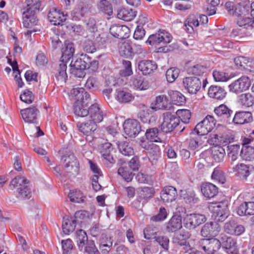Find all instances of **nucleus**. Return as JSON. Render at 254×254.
Here are the masks:
<instances>
[{
	"label": "nucleus",
	"instance_id": "nucleus-18",
	"mask_svg": "<svg viewBox=\"0 0 254 254\" xmlns=\"http://www.w3.org/2000/svg\"><path fill=\"white\" fill-rule=\"evenodd\" d=\"M23 120L29 124H36L37 116L39 111L36 106H31L20 111Z\"/></svg>",
	"mask_w": 254,
	"mask_h": 254
},
{
	"label": "nucleus",
	"instance_id": "nucleus-32",
	"mask_svg": "<svg viewBox=\"0 0 254 254\" xmlns=\"http://www.w3.org/2000/svg\"><path fill=\"white\" fill-rule=\"evenodd\" d=\"M201 190L204 196L209 198L213 197L218 193L217 188L210 183L202 184Z\"/></svg>",
	"mask_w": 254,
	"mask_h": 254
},
{
	"label": "nucleus",
	"instance_id": "nucleus-22",
	"mask_svg": "<svg viewBox=\"0 0 254 254\" xmlns=\"http://www.w3.org/2000/svg\"><path fill=\"white\" fill-rule=\"evenodd\" d=\"M66 14L64 15L54 8L50 11L48 15L49 21L54 25H62L66 20Z\"/></svg>",
	"mask_w": 254,
	"mask_h": 254
},
{
	"label": "nucleus",
	"instance_id": "nucleus-43",
	"mask_svg": "<svg viewBox=\"0 0 254 254\" xmlns=\"http://www.w3.org/2000/svg\"><path fill=\"white\" fill-rule=\"evenodd\" d=\"M75 238L79 248H82L85 243H87L89 241L86 233L82 229L78 230L76 232Z\"/></svg>",
	"mask_w": 254,
	"mask_h": 254
},
{
	"label": "nucleus",
	"instance_id": "nucleus-49",
	"mask_svg": "<svg viewBox=\"0 0 254 254\" xmlns=\"http://www.w3.org/2000/svg\"><path fill=\"white\" fill-rule=\"evenodd\" d=\"M190 236L189 233L181 232L176 234L172 239V242L175 245L180 246L185 243Z\"/></svg>",
	"mask_w": 254,
	"mask_h": 254
},
{
	"label": "nucleus",
	"instance_id": "nucleus-25",
	"mask_svg": "<svg viewBox=\"0 0 254 254\" xmlns=\"http://www.w3.org/2000/svg\"><path fill=\"white\" fill-rule=\"evenodd\" d=\"M79 130L87 136L91 135L97 128V125L90 120L85 123H78L77 124Z\"/></svg>",
	"mask_w": 254,
	"mask_h": 254
},
{
	"label": "nucleus",
	"instance_id": "nucleus-62",
	"mask_svg": "<svg viewBox=\"0 0 254 254\" xmlns=\"http://www.w3.org/2000/svg\"><path fill=\"white\" fill-rule=\"evenodd\" d=\"M88 11L86 5L83 2H81L79 5V7L75 9V12L77 14L75 16L79 19L80 17L85 16Z\"/></svg>",
	"mask_w": 254,
	"mask_h": 254
},
{
	"label": "nucleus",
	"instance_id": "nucleus-34",
	"mask_svg": "<svg viewBox=\"0 0 254 254\" xmlns=\"http://www.w3.org/2000/svg\"><path fill=\"white\" fill-rule=\"evenodd\" d=\"M136 15V11L131 8H123L117 14L118 17L124 21H130Z\"/></svg>",
	"mask_w": 254,
	"mask_h": 254
},
{
	"label": "nucleus",
	"instance_id": "nucleus-12",
	"mask_svg": "<svg viewBox=\"0 0 254 254\" xmlns=\"http://www.w3.org/2000/svg\"><path fill=\"white\" fill-rule=\"evenodd\" d=\"M22 20L23 26L27 28H32L37 25L38 19L36 15V12L30 8H23Z\"/></svg>",
	"mask_w": 254,
	"mask_h": 254
},
{
	"label": "nucleus",
	"instance_id": "nucleus-2",
	"mask_svg": "<svg viewBox=\"0 0 254 254\" xmlns=\"http://www.w3.org/2000/svg\"><path fill=\"white\" fill-rule=\"evenodd\" d=\"M70 97L75 100L73 105L75 115L80 117H87L89 111L90 95L83 88H75L71 90Z\"/></svg>",
	"mask_w": 254,
	"mask_h": 254
},
{
	"label": "nucleus",
	"instance_id": "nucleus-8",
	"mask_svg": "<svg viewBox=\"0 0 254 254\" xmlns=\"http://www.w3.org/2000/svg\"><path fill=\"white\" fill-rule=\"evenodd\" d=\"M198 245L207 254H219L217 251L221 247L219 239L216 238L201 239Z\"/></svg>",
	"mask_w": 254,
	"mask_h": 254
},
{
	"label": "nucleus",
	"instance_id": "nucleus-35",
	"mask_svg": "<svg viewBox=\"0 0 254 254\" xmlns=\"http://www.w3.org/2000/svg\"><path fill=\"white\" fill-rule=\"evenodd\" d=\"M119 151L125 156L132 155L134 153L133 149L129 142L126 140L118 141L117 143Z\"/></svg>",
	"mask_w": 254,
	"mask_h": 254
},
{
	"label": "nucleus",
	"instance_id": "nucleus-60",
	"mask_svg": "<svg viewBox=\"0 0 254 254\" xmlns=\"http://www.w3.org/2000/svg\"><path fill=\"white\" fill-rule=\"evenodd\" d=\"M63 254H70L73 248L72 241L70 239L62 241Z\"/></svg>",
	"mask_w": 254,
	"mask_h": 254
},
{
	"label": "nucleus",
	"instance_id": "nucleus-58",
	"mask_svg": "<svg viewBox=\"0 0 254 254\" xmlns=\"http://www.w3.org/2000/svg\"><path fill=\"white\" fill-rule=\"evenodd\" d=\"M117 98L120 102L127 103L132 100V96L129 93L124 91H119L118 92Z\"/></svg>",
	"mask_w": 254,
	"mask_h": 254
},
{
	"label": "nucleus",
	"instance_id": "nucleus-27",
	"mask_svg": "<svg viewBox=\"0 0 254 254\" xmlns=\"http://www.w3.org/2000/svg\"><path fill=\"white\" fill-rule=\"evenodd\" d=\"M237 213L240 216L252 215L254 214V202H245L237 209Z\"/></svg>",
	"mask_w": 254,
	"mask_h": 254
},
{
	"label": "nucleus",
	"instance_id": "nucleus-61",
	"mask_svg": "<svg viewBox=\"0 0 254 254\" xmlns=\"http://www.w3.org/2000/svg\"><path fill=\"white\" fill-rule=\"evenodd\" d=\"M41 0H26L27 6L23 8H30L35 11H38L41 5Z\"/></svg>",
	"mask_w": 254,
	"mask_h": 254
},
{
	"label": "nucleus",
	"instance_id": "nucleus-31",
	"mask_svg": "<svg viewBox=\"0 0 254 254\" xmlns=\"http://www.w3.org/2000/svg\"><path fill=\"white\" fill-rule=\"evenodd\" d=\"M226 92L224 88L220 86L212 85L208 90V94L211 98L221 100L225 97Z\"/></svg>",
	"mask_w": 254,
	"mask_h": 254
},
{
	"label": "nucleus",
	"instance_id": "nucleus-46",
	"mask_svg": "<svg viewBox=\"0 0 254 254\" xmlns=\"http://www.w3.org/2000/svg\"><path fill=\"white\" fill-rule=\"evenodd\" d=\"M76 223L72 218L64 219L62 225L63 232L65 234H68L69 232H73L76 226Z\"/></svg>",
	"mask_w": 254,
	"mask_h": 254
},
{
	"label": "nucleus",
	"instance_id": "nucleus-54",
	"mask_svg": "<svg viewBox=\"0 0 254 254\" xmlns=\"http://www.w3.org/2000/svg\"><path fill=\"white\" fill-rule=\"evenodd\" d=\"M228 156L231 158L232 163L235 161L238 158V154L240 150V145L238 144L230 145L228 146Z\"/></svg>",
	"mask_w": 254,
	"mask_h": 254
},
{
	"label": "nucleus",
	"instance_id": "nucleus-14",
	"mask_svg": "<svg viewBox=\"0 0 254 254\" xmlns=\"http://www.w3.org/2000/svg\"><path fill=\"white\" fill-rule=\"evenodd\" d=\"M123 127L126 134L130 137H135L141 131L139 123L134 119L126 120Z\"/></svg>",
	"mask_w": 254,
	"mask_h": 254
},
{
	"label": "nucleus",
	"instance_id": "nucleus-64",
	"mask_svg": "<svg viewBox=\"0 0 254 254\" xmlns=\"http://www.w3.org/2000/svg\"><path fill=\"white\" fill-rule=\"evenodd\" d=\"M157 242L165 250H167L169 248V239L167 236L155 237Z\"/></svg>",
	"mask_w": 254,
	"mask_h": 254
},
{
	"label": "nucleus",
	"instance_id": "nucleus-29",
	"mask_svg": "<svg viewBox=\"0 0 254 254\" xmlns=\"http://www.w3.org/2000/svg\"><path fill=\"white\" fill-rule=\"evenodd\" d=\"M233 171L239 177L246 179L251 174L252 167L244 163H240L233 167Z\"/></svg>",
	"mask_w": 254,
	"mask_h": 254
},
{
	"label": "nucleus",
	"instance_id": "nucleus-9",
	"mask_svg": "<svg viewBox=\"0 0 254 254\" xmlns=\"http://www.w3.org/2000/svg\"><path fill=\"white\" fill-rule=\"evenodd\" d=\"M216 121L214 117L207 115L201 122L196 125L193 130L196 133L204 136L210 132L215 127Z\"/></svg>",
	"mask_w": 254,
	"mask_h": 254
},
{
	"label": "nucleus",
	"instance_id": "nucleus-40",
	"mask_svg": "<svg viewBox=\"0 0 254 254\" xmlns=\"http://www.w3.org/2000/svg\"><path fill=\"white\" fill-rule=\"evenodd\" d=\"M239 102L242 106L251 107L254 104V96L250 93L242 94L239 97Z\"/></svg>",
	"mask_w": 254,
	"mask_h": 254
},
{
	"label": "nucleus",
	"instance_id": "nucleus-47",
	"mask_svg": "<svg viewBox=\"0 0 254 254\" xmlns=\"http://www.w3.org/2000/svg\"><path fill=\"white\" fill-rule=\"evenodd\" d=\"M159 130L157 127L147 129L146 131V138L151 142H159L160 138L158 137Z\"/></svg>",
	"mask_w": 254,
	"mask_h": 254
},
{
	"label": "nucleus",
	"instance_id": "nucleus-53",
	"mask_svg": "<svg viewBox=\"0 0 254 254\" xmlns=\"http://www.w3.org/2000/svg\"><path fill=\"white\" fill-rule=\"evenodd\" d=\"M211 178L221 184H224L226 181L223 171L218 168L214 169L211 175Z\"/></svg>",
	"mask_w": 254,
	"mask_h": 254
},
{
	"label": "nucleus",
	"instance_id": "nucleus-4",
	"mask_svg": "<svg viewBox=\"0 0 254 254\" xmlns=\"http://www.w3.org/2000/svg\"><path fill=\"white\" fill-rule=\"evenodd\" d=\"M62 162L63 163L64 168L61 172V175L70 178L75 176L79 171V163L76 157L71 152H66L62 157Z\"/></svg>",
	"mask_w": 254,
	"mask_h": 254
},
{
	"label": "nucleus",
	"instance_id": "nucleus-51",
	"mask_svg": "<svg viewBox=\"0 0 254 254\" xmlns=\"http://www.w3.org/2000/svg\"><path fill=\"white\" fill-rule=\"evenodd\" d=\"M122 63L123 69L120 70V74L124 77L131 75L133 73L131 62L129 61L123 60Z\"/></svg>",
	"mask_w": 254,
	"mask_h": 254
},
{
	"label": "nucleus",
	"instance_id": "nucleus-38",
	"mask_svg": "<svg viewBox=\"0 0 254 254\" xmlns=\"http://www.w3.org/2000/svg\"><path fill=\"white\" fill-rule=\"evenodd\" d=\"M225 154L224 149L220 146H214L211 148V156L216 162H220L223 161Z\"/></svg>",
	"mask_w": 254,
	"mask_h": 254
},
{
	"label": "nucleus",
	"instance_id": "nucleus-57",
	"mask_svg": "<svg viewBox=\"0 0 254 254\" xmlns=\"http://www.w3.org/2000/svg\"><path fill=\"white\" fill-rule=\"evenodd\" d=\"M20 98L22 102L27 104H31L34 100V95L32 91L28 89H26L20 95Z\"/></svg>",
	"mask_w": 254,
	"mask_h": 254
},
{
	"label": "nucleus",
	"instance_id": "nucleus-6",
	"mask_svg": "<svg viewBox=\"0 0 254 254\" xmlns=\"http://www.w3.org/2000/svg\"><path fill=\"white\" fill-rule=\"evenodd\" d=\"M163 122L160 126L161 130L165 133L172 132L175 128L177 130L182 132L185 127L181 129V126L180 127L179 118L175 114H173L170 112H167L164 113L163 115Z\"/></svg>",
	"mask_w": 254,
	"mask_h": 254
},
{
	"label": "nucleus",
	"instance_id": "nucleus-48",
	"mask_svg": "<svg viewBox=\"0 0 254 254\" xmlns=\"http://www.w3.org/2000/svg\"><path fill=\"white\" fill-rule=\"evenodd\" d=\"M137 52L134 51L132 46L127 42L123 43L120 48V54L127 57L131 56Z\"/></svg>",
	"mask_w": 254,
	"mask_h": 254
},
{
	"label": "nucleus",
	"instance_id": "nucleus-16",
	"mask_svg": "<svg viewBox=\"0 0 254 254\" xmlns=\"http://www.w3.org/2000/svg\"><path fill=\"white\" fill-rule=\"evenodd\" d=\"M224 231L232 235L240 236L245 231V228L242 225H239L235 220H231L225 223Z\"/></svg>",
	"mask_w": 254,
	"mask_h": 254
},
{
	"label": "nucleus",
	"instance_id": "nucleus-50",
	"mask_svg": "<svg viewBox=\"0 0 254 254\" xmlns=\"http://www.w3.org/2000/svg\"><path fill=\"white\" fill-rule=\"evenodd\" d=\"M175 115L184 123L187 124L191 117V113L190 110L187 109L178 110Z\"/></svg>",
	"mask_w": 254,
	"mask_h": 254
},
{
	"label": "nucleus",
	"instance_id": "nucleus-1",
	"mask_svg": "<svg viewBox=\"0 0 254 254\" xmlns=\"http://www.w3.org/2000/svg\"><path fill=\"white\" fill-rule=\"evenodd\" d=\"M98 62L92 59L87 55H81V58L72 60L70 64L69 72L75 77L83 78L88 69L91 72L96 71L98 68Z\"/></svg>",
	"mask_w": 254,
	"mask_h": 254
},
{
	"label": "nucleus",
	"instance_id": "nucleus-33",
	"mask_svg": "<svg viewBox=\"0 0 254 254\" xmlns=\"http://www.w3.org/2000/svg\"><path fill=\"white\" fill-rule=\"evenodd\" d=\"M172 104L177 106L182 105L185 103V97L180 92L177 91L169 90L168 92Z\"/></svg>",
	"mask_w": 254,
	"mask_h": 254
},
{
	"label": "nucleus",
	"instance_id": "nucleus-20",
	"mask_svg": "<svg viewBox=\"0 0 254 254\" xmlns=\"http://www.w3.org/2000/svg\"><path fill=\"white\" fill-rule=\"evenodd\" d=\"M138 69L144 75H149L153 73L157 69V64L152 61L142 60L138 64Z\"/></svg>",
	"mask_w": 254,
	"mask_h": 254
},
{
	"label": "nucleus",
	"instance_id": "nucleus-63",
	"mask_svg": "<svg viewBox=\"0 0 254 254\" xmlns=\"http://www.w3.org/2000/svg\"><path fill=\"white\" fill-rule=\"evenodd\" d=\"M85 252L88 254H98L99 251L93 241H89L84 248Z\"/></svg>",
	"mask_w": 254,
	"mask_h": 254
},
{
	"label": "nucleus",
	"instance_id": "nucleus-7",
	"mask_svg": "<svg viewBox=\"0 0 254 254\" xmlns=\"http://www.w3.org/2000/svg\"><path fill=\"white\" fill-rule=\"evenodd\" d=\"M201 80L203 82V87L205 86L206 78L198 77H187L183 79V85L186 90L192 94H196L201 88L202 86Z\"/></svg>",
	"mask_w": 254,
	"mask_h": 254
},
{
	"label": "nucleus",
	"instance_id": "nucleus-11",
	"mask_svg": "<svg viewBox=\"0 0 254 254\" xmlns=\"http://www.w3.org/2000/svg\"><path fill=\"white\" fill-rule=\"evenodd\" d=\"M206 220V218L204 215L191 213L187 214L184 218V224L186 227L191 229H194L197 226L204 223Z\"/></svg>",
	"mask_w": 254,
	"mask_h": 254
},
{
	"label": "nucleus",
	"instance_id": "nucleus-37",
	"mask_svg": "<svg viewBox=\"0 0 254 254\" xmlns=\"http://www.w3.org/2000/svg\"><path fill=\"white\" fill-rule=\"evenodd\" d=\"M155 102V109L165 110L170 108V99L166 95H161L157 96Z\"/></svg>",
	"mask_w": 254,
	"mask_h": 254
},
{
	"label": "nucleus",
	"instance_id": "nucleus-23",
	"mask_svg": "<svg viewBox=\"0 0 254 254\" xmlns=\"http://www.w3.org/2000/svg\"><path fill=\"white\" fill-rule=\"evenodd\" d=\"M182 227V217L180 215H174L166 224V231L169 233L177 231Z\"/></svg>",
	"mask_w": 254,
	"mask_h": 254
},
{
	"label": "nucleus",
	"instance_id": "nucleus-36",
	"mask_svg": "<svg viewBox=\"0 0 254 254\" xmlns=\"http://www.w3.org/2000/svg\"><path fill=\"white\" fill-rule=\"evenodd\" d=\"M112 150V144L110 142H106L102 145L101 153L104 159L110 163L114 164L115 163V160L110 154Z\"/></svg>",
	"mask_w": 254,
	"mask_h": 254
},
{
	"label": "nucleus",
	"instance_id": "nucleus-28",
	"mask_svg": "<svg viewBox=\"0 0 254 254\" xmlns=\"http://www.w3.org/2000/svg\"><path fill=\"white\" fill-rule=\"evenodd\" d=\"M190 139L188 140L189 148L191 150L197 149L204 142L202 140L201 135L196 133L194 130L190 133Z\"/></svg>",
	"mask_w": 254,
	"mask_h": 254
},
{
	"label": "nucleus",
	"instance_id": "nucleus-13",
	"mask_svg": "<svg viewBox=\"0 0 254 254\" xmlns=\"http://www.w3.org/2000/svg\"><path fill=\"white\" fill-rule=\"evenodd\" d=\"M221 228V226L217 222L206 223L201 229V235L206 238L215 237L220 232Z\"/></svg>",
	"mask_w": 254,
	"mask_h": 254
},
{
	"label": "nucleus",
	"instance_id": "nucleus-41",
	"mask_svg": "<svg viewBox=\"0 0 254 254\" xmlns=\"http://www.w3.org/2000/svg\"><path fill=\"white\" fill-rule=\"evenodd\" d=\"M206 71V67L201 64H196L188 67L187 72L188 74L196 76H200Z\"/></svg>",
	"mask_w": 254,
	"mask_h": 254
},
{
	"label": "nucleus",
	"instance_id": "nucleus-17",
	"mask_svg": "<svg viewBox=\"0 0 254 254\" xmlns=\"http://www.w3.org/2000/svg\"><path fill=\"white\" fill-rule=\"evenodd\" d=\"M219 241L222 248L225 249L228 254H237V242L233 238L223 236L220 238Z\"/></svg>",
	"mask_w": 254,
	"mask_h": 254
},
{
	"label": "nucleus",
	"instance_id": "nucleus-26",
	"mask_svg": "<svg viewBox=\"0 0 254 254\" xmlns=\"http://www.w3.org/2000/svg\"><path fill=\"white\" fill-rule=\"evenodd\" d=\"M129 83L130 86L140 90H146L149 87L148 82L144 80L141 76H134L132 77L130 80Z\"/></svg>",
	"mask_w": 254,
	"mask_h": 254
},
{
	"label": "nucleus",
	"instance_id": "nucleus-10",
	"mask_svg": "<svg viewBox=\"0 0 254 254\" xmlns=\"http://www.w3.org/2000/svg\"><path fill=\"white\" fill-rule=\"evenodd\" d=\"M251 84V79L247 76H242L229 85L230 92L239 94L248 90Z\"/></svg>",
	"mask_w": 254,
	"mask_h": 254
},
{
	"label": "nucleus",
	"instance_id": "nucleus-42",
	"mask_svg": "<svg viewBox=\"0 0 254 254\" xmlns=\"http://www.w3.org/2000/svg\"><path fill=\"white\" fill-rule=\"evenodd\" d=\"M241 156L245 160H254V147L251 146H243L241 150Z\"/></svg>",
	"mask_w": 254,
	"mask_h": 254
},
{
	"label": "nucleus",
	"instance_id": "nucleus-52",
	"mask_svg": "<svg viewBox=\"0 0 254 254\" xmlns=\"http://www.w3.org/2000/svg\"><path fill=\"white\" fill-rule=\"evenodd\" d=\"M180 73L179 69L176 67H171L168 69L166 72V77L168 82H173L178 77Z\"/></svg>",
	"mask_w": 254,
	"mask_h": 254
},
{
	"label": "nucleus",
	"instance_id": "nucleus-19",
	"mask_svg": "<svg viewBox=\"0 0 254 254\" xmlns=\"http://www.w3.org/2000/svg\"><path fill=\"white\" fill-rule=\"evenodd\" d=\"M110 32L114 37L123 39L128 37L129 29L125 25L113 24L110 28Z\"/></svg>",
	"mask_w": 254,
	"mask_h": 254
},
{
	"label": "nucleus",
	"instance_id": "nucleus-15",
	"mask_svg": "<svg viewBox=\"0 0 254 254\" xmlns=\"http://www.w3.org/2000/svg\"><path fill=\"white\" fill-rule=\"evenodd\" d=\"M172 37L168 33L165 31H159L157 33L150 35L146 43L150 45L159 44L161 42L169 43Z\"/></svg>",
	"mask_w": 254,
	"mask_h": 254
},
{
	"label": "nucleus",
	"instance_id": "nucleus-21",
	"mask_svg": "<svg viewBox=\"0 0 254 254\" xmlns=\"http://www.w3.org/2000/svg\"><path fill=\"white\" fill-rule=\"evenodd\" d=\"M177 196V190L172 186L165 187L161 192V198L165 203L172 202L176 199Z\"/></svg>",
	"mask_w": 254,
	"mask_h": 254
},
{
	"label": "nucleus",
	"instance_id": "nucleus-56",
	"mask_svg": "<svg viewBox=\"0 0 254 254\" xmlns=\"http://www.w3.org/2000/svg\"><path fill=\"white\" fill-rule=\"evenodd\" d=\"M17 197L20 198H29L31 197V190L27 185L17 189Z\"/></svg>",
	"mask_w": 254,
	"mask_h": 254
},
{
	"label": "nucleus",
	"instance_id": "nucleus-30",
	"mask_svg": "<svg viewBox=\"0 0 254 254\" xmlns=\"http://www.w3.org/2000/svg\"><path fill=\"white\" fill-rule=\"evenodd\" d=\"M234 63L239 68L254 71V62L248 61L245 57H237L234 59Z\"/></svg>",
	"mask_w": 254,
	"mask_h": 254
},
{
	"label": "nucleus",
	"instance_id": "nucleus-44",
	"mask_svg": "<svg viewBox=\"0 0 254 254\" xmlns=\"http://www.w3.org/2000/svg\"><path fill=\"white\" fill-rule=\"evenodd\" d=\"M239 26L246 30L254 28V18L249 17H241L237 22Z\"/></svg>",
	"mask_w": 254,
	"mask_h": 254
},
{
	"label": "nucleus",
	"instance_id": "nucleus-24",
	"mask_svg": "<svg viewBox=\"0 0 254 254\" xmlns=\"http://www.w3.org/2000/svg\"><path fill=\"white\" fill-rule=\"evenodd\" d=\"M90 121L94 122L96 124L101 122L103 119L102 112L97 104H93L89 108L88 116Z\"/></svg>",
	"mask_w": 254,
	"mask_h": 254
},
{
	"label": "nucleus",
	"instance_id": "nucleus-5",
	"mask_svg": "<svg viewBox=\"0 0 254 254\" xmlns=\"http://www.w3.org/2000/svg\"><path fill=\"white\" fill-rule=\"evenodd\" d=\"M64 46V47L63 48L62 50V56L57 76L59 80L65 81L67 77L66 71L67 67L66 63L67 61L72 57L75 50L72 43L65 42Z\"/></svg>",
	"mask_w": 254,
	"mask_h": 254
},
{
	"label": "nucleus",
	"instance_id": "nucleus-55",
	"mask_svg": "<svg viewBox=\"0 0 254 254\" xmlns=\"http://www.w3.org/2000/svg\"><path fill=\"white\" fill-rule=\"evenodd\" d=\"M28 182L26 179L24 177L17 176L12 179L10 184V187L15 188H21L23 187V185H26L28 184Z\"/></svg>",
	"mask_w": 254,
	"mask_h": 254
},
{
	"label": "nucleus",
	"instance_id": "nucleus-39",
	"mask_svg": "<svg viewBox=\"0 0 254 254\" xmlns=\"http://www.w3.org/2000/svg\"><path fill=\"white\" fill-rule=\"evenodd\" d=\"M97 7L100 11L109 16L113 14L112 5L107 0H100L97 4Z\"/></svg>",
	"mask_w": 254,
	"mask_h": 254
},
{
	"label": "nucleus",
	"instance_id": "nucleus-45",
	"mask_svg": "<svg viewBox=\"0 0 254 254\" xmlns=\"http://www.w3.org/2000/svg\"><path fill=\"white\" fill-rule=\"evenodd\" d=\"M68 197L70 200L74 203H83L85 201V197L80 190H75V191H70L68 194Z\"/></svg>",
	"mask_w": 254,
	"mask_h": 254
},
{
	"label": "nucleus",
	"instance_id": "nucleus-3",
	"mask_svg": "<svg viewBox=\"0 0 254 254\" xmlns=\"http://www.w3.org/2000/svg\"><path fill=\"white\" fill-rule=\"evenodd\" d=\"M215 113L218 117H222L226 122L231 121L235 124H244L249 122L252 119L251 113L249 112H237L232 118L233 111L224 104L220 105L214 109Z\"/></svg>",
	"mask_w": 254,
	"mask_h": 254
},
{
	"label": "nucleus",
	"instance_id": "nucleus-59",
	"mask_svg": "<svg viewBox=\"0 0 254 254\" xmlns=\"http://www.w3.org/2000/svg\"><path fill=\"white\" fill-rule=\"evenodd\" d=\"M231 36L233 37H239L240 39H242L245 36H248V34L245 29L239 26V27L233 29Z\"/></svg>",
	"mask_w": 254,
	"mask_h": 254
}]
</instances>
